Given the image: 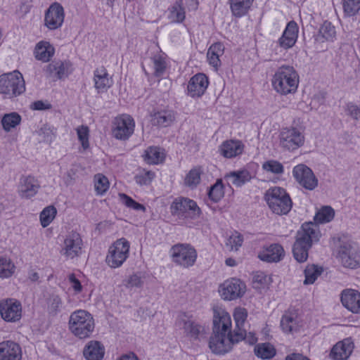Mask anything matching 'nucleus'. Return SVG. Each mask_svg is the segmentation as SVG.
Masks as SVG:
<instances>
[{"mask_svg":"<svg viewBox=\"0 0 360 360\" xmlns=\"http://www.w3.org/2000/svg\"><path fill=\"white\" fill-rule=\"evenodd\" d=\"M247 311L243 308H236L233 313L236 328L232 332L231 319L229 313L224 310L214 311L213 316V335L210 337L209 347L217 354L228 352L233 345L244 338L242 327L247 319Z\"/></svg>","mask_w":360,"mask_h":360,"instance_id":"f257e3e1","label":"nucleus"},{"mask_svg":"<svg viewBox=\"0 0 360 360\" xmlns=\"http://www.w3.org/2000/svg\"><path fill=\"white\" fill-rule=\"evenodd\" d=\"M335 216V211L330 206H323L316 213L313 222L304 223L301 230L297 233L296 240L292 247L294 258L300 263L304 262L308 258V251L314 242H317L321 233L317 227L319 224L331 221Z\"/></svg>","mask_w":360,"mask_h":360,"instance_id":"f03ea898","label":"nucleus"},{"mask_svg":"<svg viewBox=\"0 0 360 360\" xmlns=\"http://www.w3.org/2000/svg\"><path fill=\"white\" fill-rule=\"evenodd\" d=\"M299 84V77L291 66H282L275 72L272 85L282 95L295 93Z\"/></svg>","mask_w":360,"mask_h":360,"instance_id":"7ed1b4c3","label":"nucleus"},{"mask_svg":"<svg viewBox=\"0 0 360 360\" xmlns=\"http://www.w3.org/2000/svg\"><path fill=\"white\" fill-rule=\"evenodd\" d=\"M68 325L70 332L79 339L89 338L95 327L91 314L82 309L71 314Z\"/></svg>","mask_w":360,"mask_h":360,"instance_id":"20e7f679","label":"nucleus"},{"mask_svg":"<svg viewBox=\"0 0 360 360\" xmlns=\"http://www.w3.org/2000/svg\"><path fill=\"white\" fill-rule=\"evenodd\" d=\"M269 208L275 214L281 215L288 214L292 206V202L285 189L274 186L268 189L264 195Z\"/></svg>","mask_w":360,"mask_h":360,"instance_id":"39448f33","label":"nucleus"},{"mask_svg":"<svg viewBox=\"0 0 360 360\" xmlns=\"http://www.w3.org/2000/svg\"><path fill=\"white\" fill-rule=\"evenodd\" d=\"M25 91V81L22 75L18 71L0 76V94H4V98H12L16 97Z\"/></svg>","mask_w":360,"mask_h":360,"instance_id":"423d86ee","label":"nucleus"},{"mask_svg":"<svg viewBox=\"0 0 360 360\" xmlns=\"http://www.w3.org/2000/svg\"><path fill=\"white\" fill-rule=\"evenodd\" d=\"M338 255L345 267L356 269L360 266V247L355 242L350 240H341Z\"/></svg>","mask_w":360,"mask_h":360,"instance_id":"0eeeda50","label":"nucleus"},{"mask_svg":"<svg viewBox=\"0 0 360 360\" xmlns=\"http://www.w3.org/2000/svg\"><path fill=\"white\" fill-rule=\"evenodd\" d=\"M169 254L174 263L184 268L193 266L197 258L196 250L189 244H176L171 248Z\"/></svg>","mask_w":360,"mask_h":360,"instance_id":"6e6552de","label":"nucleus"},{"mask_svg":"<svg viewBox=\"0 0 360 360\" xmlns=\"http://www.w3.org/2000/svg\"><path fill=\"white\" fill-rule=\"evenodd\" d=\"M171 213L180 219H196L201 214V210L197 203L191 199L176 198L171 205Z\"/></svg>","mask_w":360,"mask_h":360,"instance_id":"1a4fd4ad","label":"nucleus"},{"mask_svg":"<svg viewBox=\"0 0 360 360\" xmlns=\"http://www.w3.org/2000/svg\"><path fill=\"white\" fill-rule=\"evenodd\" d=\"M176 325L184 330L188 338L192 340H202L205 338L206 330L203 326L195 322L191 316L186 313H181L176 321Z\"/></svg>","mask_w":360,"mask_h":360,"instance_id":"9d476101","label":"nucleus"},{"mask_svg":"<svg viewBox=\"0 0 360 360\" xmlns=\"http://www.w3.org/2000/svg\"><path fill=\"white\" fill-rule=\"evenodd\" d=\"M129 243L124 238L117 240L108 250L106 262L112 268L120 266L129 257Z\"/></svg>","mask_w":360,"mask_h":360,"instance_id":"9b49d317","label":"nucleus"},{"mask_svg":"<svg viewBox=\"0 0 360 360\" xmlns=\"http://www.w3.org/2000/svg\"><path fill=\"white\" fill-rule=\"evenodd\" d=\"M292 176L299 185L306 190L313 191L318 186V179L306 165L299 164L294 167Z\"/></svg>","mask_w":360,"mask_h":360,"instance_id":"f8f14e48","label":"nucleus"},{"mask_svg":"<svg viewBox=\"0 0 360 360\" xmlns=\"http://www.w3.org/2000/svg\"><path fill=\"white\" fill-rule=\"evenodd\" d=\"M280 146L285 150H295L304 143V135L296 128L283 129L279 135Z\"/></svg>","mask_w":360,"mask_h":360,"instance_id":"ddd939ff","label":"nucleus"},{"mask_svg":"<svg viewBox=\"0 0 360 360\" xmlns=\"http://www.w3.org/2000/svg\"><path fill=\"white\" fill-rule=\"evenodd\" d=\"M245 290V284L237 278L227 280L219 287L221 296L225 300H233L240 298L243 296Z\"/></svg>","mask_w":360,"mask_h":360,"instance_id":"4468645a","label":"nucleus"},{"mask_svg":"<svg viewBox=\"0 0 360 360\" xmlns=\"http://www.w3.org/2000/svg\"><path fill=\"white\" fill-rule=\"evenodd\" d=\"M134 120L127 115L117 117L113 122L112 135L119 140H127L134 133Z\"/></svg>","mask_w":360,"mask_h":360,"instance_id":"2eb2a0df","label":"nucleus"},{"mask_svg":"<svg viewBox=\"0 0 360 360\" xmlns=\"http://www.w3.org/2000/svg\"><path fill=\"white\" fill-rule=\"evenodd\" d=\"M64 18L63 7L59 3L55 2L45 13L44 25L49 30H54L62 26Z\"/></svg>","mask_w":360,"mask_h":360,"instance_id":"dca6fc26","label":"nucleus"},{"mask_svg":"<svg viewBox=\"0 0 360 360\" xmlns=\"http://www.w3.org/2000/svg\"><path fill=\"white\" fill-rule=\"evenodd\" d=\"M82 245L79 233L72 231L66 236L60 252L65 257L72 259L81 253Z\"/></svg>","mask_w":360,"mask_h":360,"instance_id":"f3484780","label":"nucleus"},{"mask_svg":"<svg viewBox=\"0 0 360 360\" xmlns=\"http://www.w3.org/2000/svg\"><path fill=\"white\" fill-rule=\"evenodd\" d=\"M1 317L6 321H16L21 317V304L11 300L0 302Z\"/></svg>","mask_w":360,"mask_h":360,"instance_id":"a211bd4d","label":"nucleus"},{"mask_svg":"<svg viewBox=\"0 0 360 360\" xmlns=\"http://www.w3.org/2000/svg\"><path fill=\"white\" fill-rule=\"evenodd\" d=\"M354 345L350 338L337 342L332 348L330 356L333 360H347L352 354Z\"/></svg>","mask_w":360,"mask_h":360,"instance_id":"6ab92c4d","label":"nucleus"},{"mask_svg":"<svg viewBox=\"0 0 360 360\" xmlns=\"http://www.w3.org/2000/svg\"><path fill=\"white\" fill-rule=\"evenodd\" d=\"M209 84L205 74L199 73L192 77L188 84V92L191 97H200L204 94Z\"/></svg>","mask_w":360,"mask_h":360,"instance_id":"aec40b11","label":"nucleus"},{"mask_svg":"<svg viewBox=\"0 0 360 360\" xmlns=\"http://www.w3.org/2000/svg\"><path fill=\"white\" fill-rule=\"evenodd\" d=\"M341 302L345 307L352 313H360V292L353 289L344 290L341 293Z\"/></svg>","mask_w":360,"mask_h":360,"instance_id":"412c9836","label":"nucleus"},{"mask_svg":"<svg viewBox=\"0 0 360 360\" xmlns=\"http://www.w3.org/2000/svg\"><path fill=\"white\" fill-rule=\"evenodd\" d=\"M22 351L20 345L13 341L0 342V360H20Z\"/></svg>","mask_w":360,"mask_h":360,"instance_id":"4be33fe9","label":"nucleus"},{"mask_svg":"<svg viewBox=\"0 0 360 360\" xmlns=\"http://www.w3.org/2000/svg\"><path fill=\"white\" fill-rule=\"evenodd\" d=\"M39 184L33 176H22L18 186V193L22 198H30L38 191Z\"/></svg>","mask_w":360,"mask_h":360,"instance_id":"5701e85b","label":"nucleus"},{"mask_svg":"<svg viewBox=\"0 0 360 360\" xmlns=\"http://www.w3.org/2000/svg\"><path fill=\"white\" fill-rule=\"evenodd\" d=\"M298 27L295 21L288 23L283 35L278 39L281 47L288 49L292 47L297 39Z\"/></svg>","mask_w":360,"mask_h":360,"instance_id":"b1692460","label":"nucleus"},{"mask_svg":"<svg viewBox=\"0 0 360 360\" xmlns=\"http://www.w3.org/2000/svg\"><path fill=\"white\" fill-rule=\"evenodd\" d=\"M46 72L51 77L61 79L72 72V64L69 61H54L48 65Z\"/></svg>","mask_w":360,"mask_h":360,"instance_id":"393cba45","label":"nucleus"},{"mask_svg":"<svg viewBox=\"0 0 360 360\" xmlns=\"http://www.w3.org/2000/svg\"><path fill=\"white\" fill-rule=\"evenodd\" d=\"M83 354L86 360H102L105 354V347L101 342L91 340L85 345Z\"/></svg>","mask_w":360,"mask_h":360,"instance_id":"a878e982","label":"nucleus"},{"mask_svg":"<svg viewBox=\"0 0 360 360\" xmlns=\"http://www.w3.org/2000/svg\"><path fill=\"white\" fill-rule=\"evenodd\" d=\"M284 255L283 247L278 244H271L259 255L261 260L267 262H278Z\"/></svg>","mask_w":360,"mask_h":360,"instance_id":"bb28decb","label":"nucleus"},{"mask_svg":"<svg viewBox=\"0 0 360 360\" xmlns=\"http://www.w3.org/2000/svg\"><path fill=\"white\" fill-rule=\"evenodd\" d=\"M243 145L239 141H224L219 148L220 153L225 158H231L242 153Z\"/></svg>","mask_w":360,"mask_h":360,"instance_id":"cd10ccee","label":"nucleus"},{"mask_svg":"<svg viewBox=\"0 0 360 360\" xmlns=\"http://www.w3.org/2000/svg\"><path fill=\"white\" fill-rule=\"evenodd\" d=\"M297 316L294 313H285L281 319V327L285 333H293L301 327Z\"/></svg>","mask_w":360,"mask_h":360,"instance_id":"c85d7f7f","label":"nucleus"},{"mask_svg":"<svg viewBox=\"0 0 360 360\" xmlns=\"http://www.w3.org/2000/svg\"><path fill=\"white\" fill-rule=\"evenodd\" d=\"M55 49L53 46L48 41H39L35 46V58L43 62H48L53 56Z\"/></svg>","mask_w":360,"mask_h":360,"instance_id":"c756f323","label":"nucleus"},{"mask_svg":"<svg viewBox=\"0 0 360 360\" xmlns=\"http://www.w3.org/2000/svg\"><path fill=\"white\" fill-rule=\"evenodd\" d=\"M94 80L95 88L98 92L106 91L111 86V81L105 68L101 67L94 71Z\"/></svg>","mask_w":360,"mask_h":360,"instance_id":"7c9ffc66","label":"nucleus"},{"mask_svg":"<svg viewBox=\"0 0 360 360\" xmlns=\"http://www.w3.org/2000/svg\"><path fill=\"white\" fill-rule=\"evenodd\" d=\"M146 162L149 165H158L164 161L165 155L163 150L159 147L150 146L145 150L143 155Z\"/></svg>","mask_w":360,"mask_h":360,"instance_id":"2f4dec72","label":"nucleus"},{"mask_svg":"<svg viewBox=\"0 0 360 360\" xmlns=\"http://www.w3.org/2000/svg\"><path fill=\"white\" fill-rule=\"evenodd\" d=\"M225 178L233 185L240 187L245 183L250 181L252 179V176L248 170L241 169L230 172L225 176Z\"/></svg>","mask_w":360,"mask_h":360,"instance_id":"473e14b6","label":"nucleus"},{"mask_svg":"<svg viewBox=\"0 0 360 360\" xmlns=\"http://www.w3.org/2000/svg\"><path fill=\"white\" fill-rule=\"evenodd\" d=\"M174 116L171 111L162 110L151 115V124L154 126L167 127L174 121Z\"/></svg>","mask_w":360,"mask_h":360,"instance_id":"72a5a7b5","label":"nucleus"},{"mask_svg":"<svg viewBox=\"0 0 360 360\" xmlns=\"http://www.w3.org/2000/svg\"><path fill=\"white\" fill-rule=\"evenodd\" d=\"M231 10L235 17L245 15L250 8L253 0H229Z\"/></svg>","mask_w":360,"mask_h":360,"instance_id":"f704fd0d","label":"nucleus"},{"mask_svg":"<svg viewBox=\"0 0 360 360\" xmlns=\"http://www.w3.org/2000/svg\"><path fill=\"white\" fill-rule=\"evenodd\" d=\"M224 46L221 42L213 44L208 49L207 57L210 65L214 67L220 65L219 57L224 54Z\"/></svg>","mask_w":360,"mask_h":360,"instance_id":"c9c22d12","label":"nucleus"},{"mask_svg":"<svg viewBox=\"0 0 360 360\" xmlns=\"http://www.w3.org/2000/svg\"><path fill=\"white\" fill-rule=\"evenodd\" d=\"M21 120L22 117L18 112H12L5 114L1 118V123L4 130L9 132L20 125Z\"/></svg>","mask_w":360,"mask_h":360,"instance_id":"e433bc0d","label":"nucleus"},{"mask_svg":"<svg viewBox=\"0 0 360 360\" xmlns=\"http://www.w3.org/2000/svg\"><path fill=\"white\" fill-rule=\"evenodd\" d=\"M255 355L262 359H269L276 355V349L269 342L258 344L255 347Z\"/></svg>","mask_w":360,"mask_h":360,"instance_id":"4c0bfd02","label":"nucleus"},{"mask_svg":"<svg viewBox=\"0 0 360 360\" xmlns=\"http://www.w3.org/2000/svg\"><path fill=\"white\" fill-rule=\"evenodd\" d=\"M169 19L172 22H181L185 19V11L182 0L177 1L170 8Z\"/></svg>","mask_w":360,"mask_h":360,"instance_id":"58836bf2","label":"nucleus"},{"mask_svg":"<svg viewBox=\"0 0 360 360\" xmlns=\"http://www.w3.org/2000/svg\"><path fill=\"white\" fill-rule=\"evenodd\" d=\"M323 272V268L315 264H309L304 269V285L312 284Z\"/></svg>","mask_w":360,"mask_h":360,"instance_id":"ea45409f","label":"nucleus"},{"mask_svg":"<svg viewBox=\"0 0 360 360\" xmlns=\"http://www.w3.org/2000/svg\"><path fill=\"white\" fill-rule=\"evenodd\" d=\"M202 173L201 167H195L191 169L185 177V184L189 187H195L200 182V176Z\"/></svg>","mask_w":360,"mask_h":360,"instance_id":"a19ab883","label":"nucleus"},{"mask_svg":"<svg viewBox=\"0 0 360 360\" xmlns=\"http://www.w3.org/2000/svg\"><path fill=\"white\" fill-rule=\"evenodd\" d=\"M224 195V185L222 180L219 179L216 183L212 185L209 190V198L214 202H219Z\"/></svg>","mask_w":360,"mask_h":360,"instance_id":"79ce46f5","label":"nucleus"},{"mask_svg":"<svg viewBox=\"0 0 360 360\" xmlns=\"http://www.w3.org/2000/svg\"><path fill=\"white\" fill-rule=\"evenodd\" d=\"M57 210L53 205L45 207L40 213V222L41 226L45 228L48 226L55 218Z\"/></svg>","mask_w":360,"mask_h":360,"instance_id":"37998d69","label":"nucleus"},{"mask_svg":"<svg viewBox=\"0 0 360 360\" xmlns=\"http://www.w3.org/2000/svg\"><path fill=\"white\" fill-rule=\"evenodd\" d=\"M15 266L10 259L0 257V277L8 278L14 273Z\"/></svg>","mask_w":360,"mask_h":360,"instance_id":"c03bdc74","label":"nucleus"},{"mask_svg":"<svg viewBox=\"0 0 360 360\" xmlns=\"http://www.w3.org/2000/svg\"><path fill=\"white\" fill-rule=\"evenodd\" d=\"M243 243V235L238 231H234L227 239L226 246L230 251H237Z\"/></svg>","mask_w":360,"mask_h":360,"instance_id":"a18cd8bd","label":"nucleus"},{"mask_svg":"<svg viewBox=\"0 0 360 360\" xmlns=\"http://www.w3.org/2000/svg\"><path fill=\"white\" fill-rule=\"evenodd\" d=\"M342 6L347 16H353L360 10V0H342Z\"/></svg>","mask_w":360,"mask_h":360,"instance_id":"49530a36","label":"nucleus"},{"mask_svg":"<svg viewBox=\"0 0 360 360\" xmlns=\"http://www.w3.org/2000/svg\"><path fill=\"white\" fill-rule=\"evenodd\" d=\"M262 168L264 170L274 174H281L284 172L283 165L274 160L264 162L262 165Z\"/></svg>","mask_w":360,"mask_h":360,"instance_id":"de8ad7c7","label":"nucleus"},{"mask_svg":"<svg viewBox=\"0 0 360 360\" xmlns=\"http://www.w3.org/2000/svg\"><path fill=\"white\" fill-rule=\"evenodd\" d=\"M95 190L98 194H103L109 188V181L106 176L98 174L94 176Z\"/></svg>","mask_w":360,"mask_h":360,"instance_id":"09e8293b","label":"nucleus"},{"mask_svg":"<svg viewBox=\"0 0 360 360\" xmlns=\"http://www.w3.org/2000/svg\"><path fill=\"white\" fill-rule=\"evenodd\" d=\"M319 32L321 36L327 41H333L336 35L335 27L328 21L323 22Z\"/></svg>","mask_w":360,"mask_h":360,"instance_id":"8fccbe9b","label":"nucleus"},{"mask_svg":"<svg viewBox=\"0 0 360 360\" xmlns=\"http://www.w3.org/2000/svg\"><path fill=\"white\" fill-rule=\"evenodd\" d=\"M156 77L161 76L166 69V62L165 58L160 55H155L152 58Z\"/></svg>","mask_w":360,"mask_h":360,"instance_id":"3c124183","label":"nucleus"},{"mask_svg":"<svg viewBox=\"0 0 360 360\" xmlns=\"http://www.w3.org/2000/svg\"><path fill=\"white\" fill-rule=\"evenodd\" d=\"M62 301L59 296L52 295L48 300V311L51 315H56L60 310Z\"/></svg>","mask_w":360,"mask_h":360,"instance_id":"603ef678","label":"nucleus"},{"mask_svg":"<svg viewBox=\"0 0 360 360\" xmlns=\"http://www.w3.org/2000/svg\"><path fill=\"white\" fill-rule=\"evenodd\" d=\"M155 174L151 171L143 170L134 177L136 182L139 185L149 184L154 178Z\"/></svg>","mask_w":360,"mask_h":360,"instance_id":"864d4df0","label":"nucleus"},{"mask_svg":"<svg viewBox=\"0 0 360 360\" xmlns=\"http://www.w3.org/2000/svg\"><path fill=\"white\" fill-rule=\"evenodd\" d=\"M120 197L122 200V202L128 207L132 208L135 210H141L143 212L145 211V207L134 200L131 197L128 196L124 193H120Z\"/></svg>","mask_w":360,"mask_h":360,"instance_id":"5fc2aeb1","label":"nucleus"},{"mask_svg":"<svg viewBox=\"0 0 360 360\" xmlns=\"http://www.w3.org/2000/svg\"><path fill=\"white\" fill-rule=\"evenodd\" d=\"M268 283V278L263 272H257L253 277V288L256 289L264 288Z\"/></svg>","mask_w":360,"mask_h":360,"instance_id":"6e6d98bb","label":"nucleus"},{"mask_svg":"<svg viewBox=\"0 0 360 360\" xmlns=\"http://www.w3.org/2000/svg\"><path fill=\"white\" fill-rule=\"evenodd\" d=\"M78 139L80 141L82 147L86 149L89 148V129L87 127L82 126L77 130Z\"/></svg>","mask_w":360,"mask_h":360,"instance_id":"4d7b16f0","label":"nucleus"},{"mask_svg":"<svg viewBox=\"0 0 360 360\" xmlns=\"http://www.w3.org/2000/svg\"><path fill=\"white\" fill-rule=\"evenodd\" d=\"M143 281L141 277L137 274H134L129 277L127 280H126V283L124 285L127 288H141L143 285Z\"/></svg>","mask_w":360,"mask_h":360,"instance_id":"13d9d810","label":"nucleus"},{"mask_svg":"<svg viewBox=\"0 0 360 360\" xmlns=\"http://www.w3.org/2000/svg\"><path fill=\"white\" fill-rule=\"evenodd\" d=\"M347 112L354 120H360V106H358L353 103H349L347 105Z\"/></svg>","mask_w":360,"mask_h":360,"instance_id":"bf43d9fd","label":"nucleus"},{"mask_svg":"<svg viewBox=\"0 0 360 360\" xmlns=\"http://www.w3.org/2000/svg\"><path fill=\"white\" fill-rule=\"evenodd\" d=\"M69 281L72 284V288L77 292L82 291V286L80 281L75 277V274H72L69 276Z\"/></svg>","mask_w":360,"mask_h":360,"instance_id":"052dcab7","label":"nucleus"},{"mask_svg":"<svg viewBox=\"0 0 360 360\" xmlns=\"http://www.w3.org/2000/svg\"><path fill=\"white\" fill-rule=\"evenodd\" d=\"M285 360H310L307 356H304L300 352L289 353L285 358Z\"/></svg>","mask_w":360,"mask_h":360,"instance_id":"680f3d73","label":"nucleus"},{"mask_svg":"<svg viewBox=\"0 0 360 360\" xmlns=\"http://www.w3.org/2000/svg\"><path fill=\"white\" fill-rule=\"evenodd\" d=\"M51 104L46 103L42 101H37L32 103V108L37 110H42L51 108Z\"/></svg>","mask_w":360,"mask_h":360,"instance_id":"e2e57ef3","label":"nucleus"},{"mask_svg":"<svg viewBox=\"0 0 360 360\" xmlns=\"http://www.w3.org/2000/svg\"><path fill=\"white\" fill-rule=\"evenodd\" d=\"M75 172L72 169L68 171L63 178L65 184L67 186L72 184L75 180Z\"/></svg>","mask_w":360,"mask_h":360,"instance_id":"0e129e2a","label":"nucleus"},{"mask_svg":"<svg viewBox=\"0 0 360 360\" xmlns=\"http://www.w3.org/2000/svg\"><path fill=\"white\" fill-rule=\"evenodd\" d=\"M243 333L244 338H243L241 340H244L246 342L249 343L250 345H254L255 343H256L257 338L255 336L254 334L250 333L248 335H247L245 330H243Z\"/></svg>","mask_w":360,"mask_h":360,"instance_id":"69168bd1","label":"nucleus"},{"mask_svg":"<svg viewBox=\"0 0 360 360\" xmlns=\"http://www.w3.org/2000/svg\"><path fill=\"white\" fill-rule=\"evenodd\" d=\"M117 360H139L136 354L132 352H129L122 354Z\"/></svg>","mask_w":360,"mask_h":360,"instance_id":"338daca9","label":"nucleus"},{"mask_svg":"<svg viewBox=\"0 0 360 360\" xmlns=\"http://www.w3.org/2000/svg\"><path fill=\"white\" fill-rule=\"evenodd\" d=\"M40 134H44V135H47V140H51V139H49V134L51 133V131L50 130V128L48 127L47 125H44L43 127L40 129Z\"/></svg>","mask_w":360,"mask_h":360,"instance_id":"774afa93","label":"nucleus"}]
</instances>
